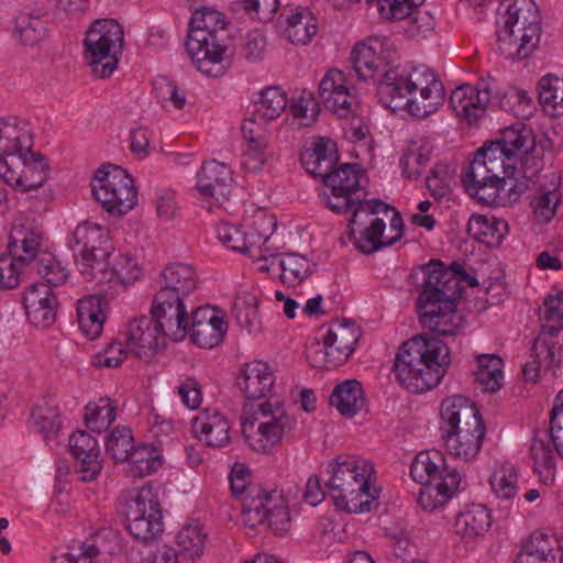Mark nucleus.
Wrapping results in <instances>:
<instances>
[{"mask_svg": "<svg viewBox=\"0 0 563 563\" xmlns=\"http://www.w3.org/2000/svg\"><path fill=\"white\" fill-rule=\"evenodd\" d=\"M277 230L276 216L258 210L250 225L220 222L216 227L218 242L229 251L245 255L254 269Z\"/></svg>", "mask_w": 563, "mask_h": 563, "instance_id": "13", "label": "nucleus"}, {"mask_svg": "<svg viewBox=\"0 0 563 563\" xmlns=\"http://www.w3.org/2000/svg\"><path fill=\"white\" fill-rule=\"evenodd\" d=\"M243 522L255 528L266 525L275 534H286L291 527L289 506L282 492L249 494L243 500Z\"/></svg>", "mask_w": 563, "mask_h": 563, "instance_id": "19", "label": "nucleus"}, {"mask_svg": "<svg viewBox=\"0 0 563 563\" xmlns=\"http://www.w3.org/2000/svg\"><path fill=\"white\" fill-rule=\"evenodd\" d=\"M47 157L34 150V135L27 121L0 120V178L16 192L29 194L44 187L51 178Z\"/></svg>", "mask_w": 563, "mask_h": 563, "instance_id": "5", "label": "nucleus"}, {"mask_svg": "<svg viewBox=\"0 0 563 563\" xmlns=\"http://www.w3.org/2000/svg\"><path fill=\"white\" fill-rule=\"evenodd\" d=\"M13 35L23 45L33 46L44 37L45 26L38 18L20 14L15 21Z\"/></svg>", "mask_w": 563, "mask_h": 563, "instance_id": "64", "label": "nucleus"}, {"mask_svg": "<svg viewBox=\"0 0 563 563\" xmlns=\"http://www.w3.org/2000/svg\"><path fill=\"white\" fill-rule=\"evenodd\" d=\"M354 90L346 74L338 68L327 70L319 82V96L325 109L340 118L355 113L358 100Z\"/></svg>", "mask_w": 563, "mask_h": 563, "instance_id": "26", "label": "nucleus"}, {"mask_svg": "<svg viewBox=\"0 0 563 563\" xmlns=\"http://www.w3.org/2000/svg\"><path fill=\"white\" fill-rule=\"evenodd\" d=\"M493 523L492 509L484 504L466 506L455 518V533L466 542L483 538Z\"/></svg>", "mask_w": 563, "mask_h": 563, "instance_id": "35", "label": "nucleus"}, {"mask_svg": "<svg viewBox=\"0 0 563 563\" xmlns=\"http://www.w3.org/2000/svg\"><path fill=\"white\" fill-rule=\"evenodd\" d=\"M338 158V145L328 136L314 137L311 147L301 154L302 165L314 176L325 175Z\"/></svg>", "mask_w": 563, "mask_h": 563, "instance_id": "41", "label": "nucleus"}, {"mask_svg": "<svg viewBox=\"0 0 563 563\" xmlns=\"http://www.w3.org/2000/svg\"><path fill=\"white\" fill-rule=\"evenodd\" d=\"M467 231L475 241L494 249L501 245L509 233V227L505 219L492 213H475L468 219Z\"/></svg>", "mask_w": 563, "mask_h": 563, "instance_id": "36", "label": "nucleus"}, {"mask_svg": "<svg viewBox=\"0 0 563 563\" xmlns=\"http://www.w3.org/2000/svg\"><path fill=\"white\" fill-rule=\"evenodd\" d=\"M128 560L129 563H179L177 550L166 543L132 548Z\"/></svg>", "mask_w": 563, "mask_h": 563, "instance_id": "61", "label": "nucleus"}, {"mask_svg": "<svg viewBox=\"0 0 563 563\" xmlns=\"http://www.w3.org/2000/svg\"><path fill=\"white\" fill-rule=\"evenodd\" d=\"M280 249L282 244L277 242L275 233L257 262L255 271L265 273L271 278H277L289 286L301 284L312 274L314 264L310 258L298 253L280 254Z\"/></svg>", "mask_w": 563, "mask_h": 563, "instance_id": "20", "label": "nucleus"}, {"mask_svg": "<svg viewBox=\"0 0 563 563\" xmlns=\"http://www.w3.org/2000/svg\"><path fill=\"white\" fill-rule=\"evenodd\" d=\"M186 51L194 67L208 77H221L232 65L233 52L222 36L186 38Z\"/></svg>", "mask_w": 563, "mask_h": 563, "instance_id": "22", "label": "nucleus"}, {"mask_svg": "<svg viewBox=\"0 0 563 563\" xmlns=\"http://www.w3.org/2000/svg\"><path fill=\"white\" fill-rule=\"evenodd\" d=\"M405 224L401 214L378 199L357 202L351 219V236L357 250L372 254L399 242Z\"/></svg>", "mask_w": 563, "mask_h": 563, "instance_id": "10", "label": "nucleus"}, {"mask_svg": "<svg viewBox=\"0 0 563 563\" xmlns=\"http://www.w3.org/2000/svg\"><path fill=\"white\" fill-rule=\"evenodd\" d=\"M541 15L533 0H511L497 30L498 49L506 58L523 59L538 47Z\"/></svg>", "mask_w": 563, "mask_h": 563, "instance_id": "12", "label": "nucleus"}, {"mask_svg": "<svg viewBox=\"0 0 563 563\" xmlns=\"http://www.w3.org/2000/svg\"><path fill=\"white\" fill-rule=\"evenodd\" d=\"M108 318L107 301L96 295L85 296L77 302V322L81 334L92 341L98 339Z\"/></svg>", "mask_w": 563, "mask_h": 563, "instance_id": "34", "label": "nucleus"}, {"mask_svg": "<svg viewBox=\"0 0 563 563\" xmlns=\"http://www.w3.org/2000/svg\"><path fill=\"white\" fill-rule=\"evenodd\" d=\"M41 246L42 235L37 230L18 222L12 225L9 241L11 256L29 265L40 254Z\"/></svg>", "mask_w": 563, "mask_h": 563, "instance_id": "44", "label": "nucleus"}, {"mask_svg": "<svg viewBox=\"0 0 563 563\" xmlns=\"http://www.w3.org/2000/svg\"><path fill=\"white\" fill-rule=\"evenodd\" d=\"M532 352L534 358L525 364L523 376L529 382H537L541 368L552 367L555 362V344L552 339L545 335H538L534 340Z\"/></svg>", "mask_w": 563, "mask_h": 563, "instance_id": "52", "label": "nucleus"}, {"mask_svg": "<svg viewBox=\"0 0 563 563\" xmlns=\"http://www.w3.org/2000/svg\"><path fill=\"white\" fill-rule=\"evenodd\" d=\"M58 298L51 286L36 282L26 286L22 294V306L27 321L40 328H48L55 321Z\"/></svg>", "mask_w": 563, "mask_h": 563, "instance_id": "28", "label": "nucleus"}, {"mask_svg": "<svg viewBox=\"0 0 563 563\" xmlns=\"http://www.w3.org/2000/svg\"><path fill=\"white\" fill-rule=\"evenodd\" d=\"M322 198L334 212H344L357 206L353 194L361 187L364 178L363 169L358 164H343L332 172H327Z\"/></svg>", "mask_w": 563, "mask_h": 563, "instance_id": "23", "label": "nucleus"}, {"mask_svg": "<svg viewBox=\"0 0 563 563\" xmlns=\"http://www.w3.org/2000/svg\"><path fill=\"white\" fill-rule=\"evenodd\" d=\"M152 320L173 342H183L188 331V310L185 299L177 295L156 292L151 306Z\"/></svg>", "mask_w": 563, "mask_h": 563, "instance_id": "27", "label": "nucleus"}, {"mask_svg": "<svg viewBox=\"0 0 563 563\" xmlns=\"http://www.w3.org/2000/svg\"><path fill=\"white\" fill-rule=\"evenodd\" d=\"M396 47L385 35H371L356 42L351 49V64L358 81L376 87L380 100L383 86L396 66H393Z\"/></svg>", "mask_w": 563, "mask_h": 563, "instance_id": "14", "label": "nucleus"}, {"mask_svg": "<svg viewBox=\"0 0 563 563\" xmlns=\"http://www.w3.org/2000/svg\"><path fill=\"white\" fill-rule=\"evenodd\" d=\"M473 375L476 384L484 391L496 393L505 382L503 358L497 354L477 355Z\"/></svg>", "mask_w": 563, "mask_h": 563, "instance_id": "47", "label": "nucleus"}, {"mask_svg": "<svg viewBox=\"0 0 563 563\" xmlns=\"http://www.w3.org/2000/svg\"><path fill=\"white\" fill-rule=\"evenodd\" d=\"M191 432L195 439L211 449H222L232 442L230 420L213 409H203L192 418Z\"/></svg>", "mask_w": 563, "mask_h": 563, "instance_id": "29", "label": "nucleus"}, {"mask_svg": "<svg viewBox=\"0 0 563 563\" xmlns=\"http://www.w3.org/2000/svg\"><path fill=\"white\" fill-rule=\"evenodd\" d=\"M515 563H563V547L555 537L536 532L523 544Z\"/></svg>", "mask_w": 563, "mask_h": 563, "instance_id": "33", "label": "nucleus"}, {"mask_svg": "<svg viewBox=\"0 0 563 563\" xmlns=\"http://www.w3.org/2000/svg\"><path fill=\"white\" fill-rule=\"evenodd\" d=\"M90 186L95 199L111 216H124L137 205L134 179L118 165L107 164L98 168Z\"/></svg>", "mask_w": 563, "mask_h": 563, "instance_id": "16", "label": "nucleus"}, {"mask_svg": "<svg viewBox=\"0 0 563 563\" xmlns=\"http://www.w3.org/2000/svg\"><path fill=\"white\" fill-rule=\"evenodd\" d=\"M560 187V177L552 174L550 183L548 185H542L534 194L530 206L532 210V219L536 223L548 224L554 219L558 208L562 201Z\"/></svg>", "mask_w": 563, "mask_h": 563, "instance_id": "43", "label": "nucleus"}, {"mask_svg": "<svg viewBox=\"0 0 563 563\" xmlns=\"http://www.w3.org/2000/svg\"><path fill=\"white\" fill-rule=\"evenodd\" d=\"M439 432L450 456L471 462L482 450L486 426L479 410L467 397L452 395L440 404Z\"/></svg>", "mask_w": 563, "mask_h": 563, "instance_id": "9", "label": "nucleus"}, {"mask_svg": "<svg viewBox=\"0 0 563 563\" xmlns=\"http://www.w3.org/2000/svg\"><path fill=\"white\" fill-rule=\"evenodd\" d=\"M450 364V349L443 341L429 334H417L399 346L393 372L406 390L423 394L442 383Z\"/></svg>", "mask_w": 563, "mask_h": 563, "instance_id": "7", "label": "nucleus"}, {"mask_svg": "<svg viewBox=\"0 0 563 563\" xmlns=\"http://www.w3.org/2000/svg\"><path fill=\"white\" fill-rule=\"evenodd\" d=\"M411 479L421 486L417 503L427 512L445 508L459 494L462 475L438 450L419 452L410 465Z\"/></svg>", "mask_w": 563, "mask_h": 563, "instance_id": "11", "label": "nucleus"}, {"mask_svg": "<svg viewBox=\"0 0 563 563\" xmlns=\"http://www.w3.org/2000/svg\"><path fill=\"white\" fill-rule=\"evenodd\" d=\"M227 23L225 15L218 9L209 5L197 8L189 21L187 38L221 37Z\"/></svg>", "mask_w": 563, "mask_h": 563, "instance_id": "45", "label": "nucleus"}, {"mask_svg": "<svg viewBox=\"0 0 563 563\" xmlns=\"http://www.w3.org/2000/svg\"><path fill=\"white\" fill-rule=\"evenodd\" d=\"M282 19L284 35L294 45H307L318 33L317 18L307 7L286 8Z\"/></svg>", "mask_w": 563, "mask_h": 563, "instance_id": "32", "label": "nucleus"}, {"mask_svg": "<svg viewBox=\"0 0 563 563\" xmlns=\"http://www.w3.org/2000/svg\"><path fill=\"white\" fill-rule=\"evenodd\" d=\"M288 112L285 123L291 130L309 128L320 114V106L314 93L308 89L295 90L288 99Z\"/></svg>", "mask_w": 563, "mask_h": 563, "instance_id": "38", "label": "nucleus"}, {"mask_svg": "<svg viewBox=\"0 0 563 563\" xmlns=\"http://www.w3.org/2000/svg\"><path fill=\"white\" fill-rule=\"evenodd\" d=\"M421 273L422 284L417 299L420 324L440 335H456L464 324V318L456 309L461 283L466 280L470 286H475L476 278L467 276L461 264L445 266L441 261L424 264Z\"/></svg>", "mask_w": 563, "mask_h": 563, "instance_id": "4", "label": "nucleus"}, {"mask_svg": "<svg viewBox=\"0 0 563 563\" xmlns=\"http://www.w3.org/2000/svg\"><path fill=\"white\" fill-rule=\"evenodd\" d=\"M227 312L211 305L196 308L188 322L187 335L200 349H213L222 343L228 333Z\"/></svg>", "mask_w": 563, "mask_h": 563, "instance_id": "25", "label": "nucleus"}, {"mask_svg": "<svg viewBox=\"0 0 563 563\" xmlns=\"http://www.w3.org/2000/svg\"><path fill=\"white\" fill-rule=\"evenodd\" d=\"M431 157V148L429 144L421 140L409 141L404 148L399 157V167L401 175L408 179L419 178Z\"/></svg>", "mask_w": 563, "mask_h": 563, "instance_id": "49", "label": "nucleus"}, {"mask_svg": "<svg viewBox=\"0 0 563 563\" xmlns=\"http://www.w3.org/2000/svg\"><path fill=\"white\" fill-rule=\"evenodd\" d=\"M334 505L349 514L369 512L379 498L374 463L360 454H339L321 468Z\"/></svg>", "mask_w": 563, "mask_h": 563, "instance_id": "6", "label": "nucleus"}, {"mask_svg": "<svg viewBox=\"0 0 563 563\" xmlns=\"http://www.w3.org/2000/svg\"><path fill=\"white\" fill-rule=\"evenodd\" d=\"M489 492L498 503H514L518 497L519 472L509 462L496 463L488 475Z\"/></svg>", "mask_w": 563, "mask_h": 563, "instance_id": "40", "label": "nucleus"}, {"mask_svg": "<svg viewBox=\"0 0 563 563\" xmlns=\"http://www.w3.org/2000/svg\"><path fill=\"white\" fill-rule=\"evenodd\" d=\"M541 333L553 340L552 335L563 330V289L549 294L540 309Z\"/></svg>", "mask_w": 563, "mask_h": 563, "instance_id": "53", "label": "nucleus"}, {"mask_svg": "<svg viewBox=\"0 0 563 563\" xmlns=\"http://www.w3.org/2000/svg\"><path fill=\"white\" fill-rule=\"evenodd\" d=\"M255 122L247 121L242 125L244 147L241 157L242 168L250 174H258L266 165L269 154L268 141L262 133L255 131Z\"/></svg>", "mask_w": 563, "mask_h": 563, "instance_id": "39", "label": "nucleus"}, {"mask_svg": "<svg viewBox=\"0 0 563 563\" xmlns=\"http://www.w3.org/2000/svg\"><path fill=\"white\" fill-rule=\"evenodd\" d=\"M536 144L532 129L522 122L503 129L497 140L477 151L462 174L467 194L481 205L495 206L506 179L516 176L518 164Z\"/></svg>", "mask_w": 563, "mask_h": 563, "instance_id": "2", "label": "nucleus"}, {"mask_svg": "<svg viewBox=\"0 0 563 563\" xmlns=\"http://www.w3.org/2000/svg\"><path fill=\"white\" fill-rule=\"evenodd\" d=\"M84 46L91 71L100 78L109 77L118 68L123 30L113 19L96 20L86 33Z\"/></svg>", "mask_w": 563, "mask_h": 563, "instance_id": "17", "label": "nucleus"}, {"mask_svg": "<svg viewBox=\"0 0 563 563\" xmlns=\"http://www.w3.org/2000/svg\"><path fill=\"white\" fill-rule=\"evenodd\" d=\"M115 404L111 398L100 397L85 406L84 421L93 432L106 431L115 420Z\"/></svg>", "mask_w": 563, "mask_h": 563, "instance_id": "54", "label": "nucleus"}, {"mask_svg": "<svg viewBox=\"0 0 563 563\" xmlns=\"http://www.w3.org/2000/svg\"><path fill=\"white\" fill-rule=\"evenodd\" d=\"M288 99L287 93L280 87H266L258 93L255 112L260 118L275 120L286 110Z\"/></svg>", "mask_w": 563, "mask_h": 563, "instance_id": "57", "label": "nucleus"}, {"mask_svg": "<svg viewBox=\"0 0 563 563\" xmlns=\"http://www.w3.org/2000/svg\"><path fill=\"white\" fill-rule=\"evenodd\" d=\"M130 353L144 363H153L166 346L168 335L152 319L140 317L131 320L123 332Z\"/></svg>", "mask_w": 563, "mask_h": 563, "instance_id": "24", "label": "nucleus"}, {"mask_svg": "<svg viewBox=\"0 0 563 563\" xmlns=\"http://www.w3.org/2000/svg\"><path fill=\"white\" fill-rule=\"evenodd\" d=\"M37 274L45 280L44 284H47L52 288L64 285L70 277L68 266L48 252L40 254Z\"/></svg>", "mask_w": 563, "mask_h": 563, "instance_id": "60", "label": "nucleus"}, {"mask_svg": "<svg viewBox=\"0 0 563 563\" xmlns=\"http://www.w3.org/2000/svg\"><path fill=\"white\" fill-rule=\"evenodd\" d=\"M500 107L518 118H529L534 110L530 95L518 87H507L500 96Z\"/></svg>", "mask_w": 563, "mask_h": 563, "instance_id": "62", "label": "nucleus"}, {"mask_svg": "<svg viewBox=\"0 0 563 563\" xmlns=\"http://www.w3.org/2000/svg\"><path fill=\"white\" fill-rule=\"evenodd\" d=\"M233 314L238 324L250 334H256L262 330L258 297L254 291L242 290L236 295Z\"/></svg>", "mask_w": 563, "mask_h": 563, "instance_id": "50", "label": "nucleus"}, {"mask_svg": "<svg viewBox=\"0 0 563 563\" xmlns=\"http://www.w3.org/2000/svg\"><path fill=\"white\" fill-rule=\"evenodd\" d=\"M100 555L95 542L73 541L57 548L52 555V563H93Z\"/></svg>", "mask_w": 563, "mask_h": 563, "instance_id": "56", "label": "nucleus"}, {"mask_svg": "<svg viewBox=\"0 0 563 563\" xmlns=\"http://www.w3.org/2000/svg\"><path fill=\"white\" fill-rule=\"evenodd\" d=\"M490 99L492 91L485 82L465 84L451 92L450 104L457 117L473 123L485 114Z\"/></svg>", "mask_w": 563, "mask_h": 563, "instance_id": "30", "label": "nucleus"}, {"mask_svg": "<svg viewBox=\"0 0 563 563\" xmlns=\"http://www.w3.org/2000/svg\"><path fill=\"white\" fill-rule=\"evenodd\" d=\"M32 427L45 440L54 439L60 429L59 409L46 400L35 404L31 411Z\"/></svg>", "mask_w": 563, "mask_h": 563, "instance_id": "55", "label": "nucleus"}, {"mask_svg": "<svg viewBox=\"0 0 563 563\" xmlns=\"http://www.w3.org/2000/svg\"><path fill=\"white\" fill-rule=\"evenodd\" d=\"M154 90L162 107L167 111H179L187 104V93L174 81L162 77L154 81Z\"/></svg>", "mask_w": 563, "mask_h": 563, "instance_id": "63", "label": "nucleus"}, {"mask_svg": "<svg viewBox=\"0 0 563 563\" xmlns=\"http://www.w3.org/2000/svg\"><path fill=\"white\" fill-rule=\"evenodd\" d=\"M80 276L97 286L113 283L131 286L144 273L139 260L130 253L115 255L110 229L97 221L86 220L76 225L68 242Z\"/></svg>", "mask_w": 563, "mask_h": 563, "instance_id": "3", "label": "nucleus"}, {"mask_svg": "<svg viewBox=\"0 0 563 563\" xmlns=\"http://www.w3.org/2000/svg\"><path fill=\"white\" fill-rule=\"evenodd\" d=\"M361 336L352 320H335L319 329L316 341L307 347V360L317 368H334L355 352Z\"/></svg>", "mask_w": 563, "mask_h": 563, "instance_id": "15", "label": "nucleus"}, {"mask_svg": "<svg viewBox=\"0 0 563 563\" xmlns=\"http://www.w3.org/2000/svg\"><path fill=\"white\" fill-rule=\"evenodd\" d=\"M208 536L206 526L199 519H190L176 533L175 543L185 558L196 561L205 553Z\"/></svg>", "mask_w": 563, "mask_h": 563, "instance_id": "46", "label": "nucleus"}, {"mask_svg": "<svg viewBox=\"0 0 563 563\" xmlns=\"http://www.w3.org/2000/svg\"><path fill=\"white\" fill-rule=\"evenodd\" d=\"M126 474L131 477H145L163 465V454L153 443H139L126 461Z\"/></svg>", "mask_w": 563, "mask_h": 563, "instance_id": "48", "label": "nucleus"}, {"mask_svg": "<svg viewBox=\"0 0 563 563\" xmlns=\"http://www.w3.org/2000/svg\"><path fill=\"white\" fill-rule=\"evenodd\" d=\"M68 444L81 481H93L103 466L98 440L84 430H77L69 437Z\"/></svg>", "mask_w": 563, "mask_h": 563, "instance_id": "31", "label": "nucleus"}, {"mask_svg": "<svg viewBox=\"0 0 563 563\" xmlns=\"http://www.w3.org/2000/svg\"><path fill=\"white\" fill-rule=\"evenodd\" d=\"M330 404L345 418H353L366 404L362 384L354 378L340 382L330 395Z\"/></svg>", "mask_w": 563, "mask_h": 563, "instance_id": "42", "label": "nucleus"}, {"mask_svg": "<svg viewBox=\"0 0 563 563\" xmlns=\"http://www.w3.org/2000/svg\"><path fill=\"white\" fill-rule=\"evenodd\" d=\"M236 386L249 400L262 402L244 408L240 419L245 446L261 455L272 454L292 429V419L283 400L272 397L276 375L262 360L244 363L236 375Z\"/></svg>", "mask_w": 563, "mask_h": 563, "instance_id": "1", "label": "nucleus"}, {"mask_svg": "<svg viewBox=\"0 0 563 563\" xmlns=\"http://www.w3.org/2000/svg\"><path fill=\"white\" fill-rule=\"evenodd\" d=\"M383 86L380 102L393 111L424 119L435 113L445 99L444 86L429 67L396 66Z\"/></svg>", "mask_w": 563, "mask_h": 563, "instance_id": "8", "label": "nucleus"}, {"mask_svg": "<svg viewBox=\"0 0 563 563\" xmlns=\"http://www.w3.org/2000/svg\"><path fill=\"white\" fill-rule=\"evenodd\" d=\"M123 512L126 530L136 540L147 542L158 538L164 531L161 505L150 485L126 492Z\"/></svg>", "mask_w": 563, "mask_h": 563, "instance_id": "18", "label": "nucleus"}, {"mask_svg": "<svg viewBox=\"0 0 563 563\" xmlns=\"http://www.w3.org/2000/svg\"><path fill=\"white\" fill-rule=\"evenodd\" d=\"M137 444L131 428L117 426L106 437L104 448L111 457L119 462H125Z\"/></svg>", "mask_w": 563, "mask_h": 563, "instance_id": "59", "label": "nucleus"}, {"mask_svg": "<svg viewBox=\"0 0 563 563\" xmlns=\"http://www.w3.org/2000/svg\"><path fill=\"white\" fill-rule=\"evenodd\" d=\"M236 188L233 169L216 159L207 161L197 173L196 196L203 208L223 205Z\"/></svg>", "mask_w": 563, "mask_h": 563, "instance_id": "21", "label": "nucleus"}, {"mask_svg": "<svg viewBox=\"0 0 563 563\" xmlns=\"http://www.w3.org/2000/svg\"><path fill=\"white\" fill-rule=\"evenodd\" d=\"M156 292L177 295L187 298L197 287V275L192 266L184 263H172L164 267L157 280Z\"/></svg>", "mask_w": 563, "mask_h": 563, "instance_id": "37", "label": "nucleus"}, {"mask_svg": "<svg viewBox=\"0 0 563 563\" xmlns=\"http://www.w3.org/2000/svg\"><path fill=\"white\" fill-rule=\"evenodd\" d=\"M530 457L533 462V472L540 483L552 486L556 476V457L550 444L539 438H533L530 444Z\"/></svg>", "mask_w": 563, "mask_h": 563, "instance_id": "51", "label": "nucleus"}, {"mask_svg": "<svg viewBox=\"0 0 563 563\" xmlns=\"http://www.w3.org/2000/svg\"><path fill=\"white\" fill-rule=\"evenodd\" d=\"M539 100L543 110L552 117L563 114V78L547 75L539 81Z\"/></svg>", "mask_w": 563, "mask_h": 563, "instance_id": "58", "label": "nucleus"}]
</instances>
